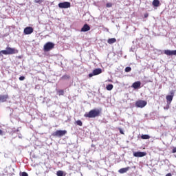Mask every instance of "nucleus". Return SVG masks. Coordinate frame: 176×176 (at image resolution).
<instances>
[{"instance_id":"0eeeda50","label":"nucleus","mask_w":176,"mask_h":176,"mask_svg":"<svg viewBox=\"0 0 176 176\" xmlns=\"http://www.w3.org/2000/svg\"><path fill=\"white\" fill-rule=\"evenodd\" d=\"M146 101L145 100H138L135 102V107H137V108H144V107H146Z\"/></svg>"},{"instance_id":"4468645a","label":"nucleus","mask_w":176,"mask_h":176,"mask_svg":"<svg viewBox=\"0 0 176 176\" xmlns=\"http://www.w3.org/2000/svg\"><path fill=\"white\" fill-rule=\"evenodd\" d=\"M129 170H130V166L126 168H122L118 170V173H120V174H124V173H127Z\"/></svg>"},{"instance_id":"393cba45","label":"nucleus","mask_w":176,"mask_h":176,"mask_svg":"<svg viewBox=\"0 0 176 176\" xmlns=\"http://www.w3.org/2000/svg\"><path fill=\"white\" fill-rule=\"evenodd\" d=\"M131 71V67H126L125 68V72H130Z\"/></svg>"},{"instance_id":"1a4fd4ad","label":"nucleus","mask_w":176,"mask_h":176,"mask_svg":"<svg viewBox=\"0 0 176 176\" xmlns=\"http://www.w3.org/2000/svg\"><path fill=\"white\" fill-rule=\"evenodd\" d=\"M174 90H172L170 91V95L166 96V101L168 104H170L171 101H173V98H174V94H175Z\"/></svg>"},{"instance_id":"6ab92c4d","label":"nucleus","mask_w":176,"mask_h":176,"mask_svg":"<svg viewBox=\"0 0 176 176\" xmlns=\"http://www.w3.org/2000/svg\"><path fill=\"white\" fill-rule=\"evenodd\" d=\"M141 138L142 140H149V138H151V136H149V135H142Z\"/></svg>"},{"instance_id":"7c9ffc66","label":"nucleus","mask_w":176,"mask_h":176,"mask_svg":"<svg viewBox=\"0 0 176 176\" xmlns=\"http://www.w3.org/2000/svg\"><path fill=\"white\" fill-rule=\"evenodd\" d=\"M119 131L120 134H124V132H123V130L121 128H119Z\"/></svg>"},{"instance_id":"ddd939ff","label":"nucleus","mask_w":176,"mask_h":176,"mask_svg":"<svg viewBox=\"0 0 176 176\" xmlns=\"http://www.w3.org/2000/svg\"><path fill=\"white\" fill-rule=\"evenodd\" d=\"M131 87H133L135 89H140V87H141V82L136 81V82H133Z\"/></svg>"},{"instance_id":"cd10ccee","label":"nucleus","mask_w":176,"mask_h":176,"mask_svg":"<svg viewBox=\"0 0 176 176\" xmlns=\"http://www.w3.org/2000/svg\"><path fill=\"white\" fill-rule=\"evenodd\" d=\"M0 135H5V132L2 129H0Z\"/></svg>"},{"instance_id":"2eb2a0df","label":"nucleus","mask_w":176,"mask_h":176,"mask_svg":"<svg viewBox=\"0 0 176 176\" xmlns=\"http://www.w3.org/2000/svg\"><path fill=\"white\" fill-rule=\"evenodd\" d=\"M8 95H0V102H5L8 100Z\"/></svg>"},{"instance_id":"c9c22d12","label":"nucleus","mask_w":176,"mask_h":176,"mask_svg":"<svg viewBox=\"0 0 176 176\" xmlns=\"http://www.w3.org/2000/svg\"><path fill=\"white\" fill-rule=\"evenodd\" d=\"M165 162H168V160H165Z\"/></svg>"},{"instance_id":"473e14b6","label":"nucleus","mask_w":176,"mask_h":176,"mask_svg":"<svg viewBox=\"0 0 176 176\" xmlns=\"http://www.w3.org/2000/svg\"><path fill=\"white\" fill-rule=\"evenodd\" d=\"M170 108V105L167 104L166 107H164V109H168Z\"/></svg>"},{"instance_id":"b1692460","label":"nucleus","mask_w":176,"mask_h":176,"mask_svg":"<svg viewBox=\"0 0 176 176\" xmlns=\"http://www.w3.org/2000/svg\"><path fill=\"white\" fill-rule=\"evenodd\" d=\"M59 96H64V90L60 89L58 91Z\"/></svg>"},{"instance_id":"39448f33","label":"nucleus","mask_w":176,"mask_h":176,"mask_svg":"<svg viewBox=\"0 0 176 176\" xmlns=\"http://www.w3.org/2000/svg\"><path fill=\"white\" fill-rule=\"evenodd\" d=\"M58 6L60 9H68V8H71V3L68 1L59 3Z\"/></svg>"},{"instance_id":"dca6fc26","label":"nucleus","mask_w":176,"mask_h":176,"mask_svg":"<svg viewBox=\"0 0 176 176\" xmlns=\"http://www.w3.org/2000/svg\"><path fill=\"white\" fill-rule=\"evenodd\" d=\"M115 42H116V38H109L107 41V43H109V45H112L115 43Z\"/></svg>"},{"instance_id":"a211bd4d","label":"nucleus","mask_w":176,"mask_h":176,"mask_svg":"<svg viewBox=\"0 0 176 176\" xmlns=\"http://www.w3.org/2000/svg\"><path fill=\"white\" fill-rule=\"evenodd\" d=\"M106 89H107V90H108L109 91H111V90H112V89H113V85H112V84H109L108 85H107Z\"/></svg>"},{"instance_id":"f257e3e1","label":"nucleus","mask_w":176,"mask_h":176,"mask_svg":"<svg viewBox=\"0 0 176 176\" xmlns=\"http://www.w3.org/2000/svg\"><path fill=\"white\" fill-rule=\"evenodd\" d=\"M19 53V50L16 48H12L10 47H7L5 50L0 51V56H8L10 54H17Z\"/></svg>"},{"instance_id":"aec40b11","label":"nucleus","mask_w":176,"mask_h":176,"mask_svg":"<svg viewBox=\"0 0 176 176\" xmlns=\"http://www.w3.org/2000/svg\"><path fill=\"white\" fill-rule=\"evenodd\" d=\"M57 176H64V172L63 170H58L56 173Z\"/></svg>"},{"instance_id":"f3484780","label":"nucleus","mask_w":176,"mask_h":176,"mask_svg":"<svg viewBox=\"0 0 176 176\" xmlns=\"http://www.w3.org/2000/svg\"><path fill=\"white\" fill-rule=\"evenodd\" d=\"M160 5V1L159 0H153V6L157 8Z\"/></svg>"},{"instance_id":"4be33fe9","label":"nucleus","mask_w":176,"mask_h":176,"mask_svg":"<svg viewBox=\"0 0 176 176\" xmlns=\"http://www.w3.org/2000/svg\"><path fill=\"white\" fill-rule=\"evenodd\" d=\"M76 124H77L78 126H83V123H82V121L80 120H78L76 121Z\"/></svg>"},{"instance_id":"20e7f679","label":"nucleus","mask_w":176,"mask_h":176,"mask_svg":"<svg viewBox=\"0 0 176 176\" xmlns=\"http://www.w3.org/2000/svg\"><path fill=\"white\" fill-rule=\"evenodd\" d=\"M65 134H67V131L66 130H58L55 132H54L52 135H53V137H64V135H65Z\"/></svg>"},{"instance_id":"f8f14e48","label":"nucleus","mask_w":176,"mask_h":176,"mask_svg":"<svg viewBox=\"0 0 176 176\" xmlns=\"http://www.w3.org/2000/svg\"><path fill=\"white\" fill-rule=\"evenodd\" d=\"M87 31H90V26L87 23H85L81 28V32H87Z\"/></svg>"},{"instance_id":"bb28decb","label":"nucleus","mask_w":176,"mask_h":176,"mask_svg":"<svg viewBox=\"0 0 176 176\" xmlns=\"http://www.w3.org/2000/svg\"><path fill=\"white\" fill-rule=\"evenodd\" d=\"M35 3H42V0H34Z\"/></svg>"},{"instance_id":"c85d7f7f","label":"nucleus","mask_w":176,"mask_h":176,"mask_svg":"<svg viewBox=\"0 0 176 176\" xmlns=\"http://www.w3.org/2000/svg\"><path fill=\"white\" fill-rule=\"evenodd\" d=\"M148 16H149V14H148V13H145V14H144V19H146V18H148Z\"/></svg>"},{"instance_id":"412c9836","label":"nucleus","mask_w":176,"mask_h":176,"mask_svg":"<svg viewBox=\"0 0 176 176\" xmlns=\"http://www.w3.org/2000/svg\"><path fill=\"white\" fill-rule=\"evenodd\" d=\"M70 76L69 75H64L62 76L61 79H63L64 80H65L66 79H69Z\"/></svg>"},{"instance_id":"f704fd0d","label":"nucleus","mask_w":176,"mask_h":176,"mask_svg":"<svg viewBox=\"0 0 176 176\" xmlns=\"http://www.w3.org/2000/svg\"><path fill=\"white\" fill-rule=\"evenodd\" d=\"M91 148H96V145L91 144Z\"/></svg>"},{"instance_id":"2f4dec72","label":"nucleus","mask_w":176,"mask_h":176,"mask_svg":"<svg viewBox=\"0 0 176 176\" xmlns=\"http://www.w3.org/2000/svg\"><path fill=\"white\" fill-rule=\"evenodd\" d=\"M176 153V147L173 148L172 150V153Z\"/></svg>"},{"instance_id":"423d86ee","label":"nucleus","mask_w":176,"mask_h":176,"mask_svg":"<svg viewBox=\"0 0 176 176\" xmlns=\"http://www.w3.org/2000/svg\"><path fill=\"white\" fill-rule=\"evenodd\" d=\"M102 73V69L100 68L95 69L92 73H90L89 74V78H93V76H95L96 75H100V74Z\"/></svg>"},{"instance_id":"a878e982","label":"nucleus","mask_w":176,"mask_h":176,"mask_svg":"<svg viewBox=\"0 0 176 176\" xmlns=\"http://www.w3.org/2000/svg\"><path fill=\"white\" fill-rule=\"evenodd\" d=\"M106 6H107V8H112V3H107L106 4Z\"/></svg>"},{"instance_id":"7ed1b4c3","label":"nucleus","mask_w":176,"mask_h":176,"mask_svg":"<svg viewBox=\"0 0 176 176\" xmlns=\"http://www.w3.org/2000/svg\"><path fill=\"white\" fill-rule=\"evenodd\" d=\"M52 49H54V43L52 42H47L43 47L44 52H50Z\"/></svg>"},{"instance_id":"e433bc0d","label":"nucleus","mask_w":176,"mask_h":176,"mask_svg":"<svg viewBox=\"0 0 176 176\" xmlns=\"http://www.w3.org/2000/svg\"><path fill=\"white\" fill-rule=\"evenodd\" d=\"M17 131H19V129H17Z\"/></svg>"},{"instance_id":"9d476101","label":"nucleus","mask_w":176,"mask_h":176,"mask_svg":"<svg viewBox=\"0 0 176 176\" xmlns=\"http://www.w3.org/2000/svg\"><path fill=\"white\" fill-rule=\"evenodd\" d=\"M133 156L135 157H144V156H146V152H142V151L134 152Z\"/></svg>"},{"instance_id":"9b49d317","label":"nucleus","mask_w":176,"mask_h":176,"mask_svg":"<svg viewBox=\"0 0 176 176\" xmlns=\"http://www.w3.org/2000/svg\"><path fill=\"white\" fill-rule=\"evenodd\" d=\"M164 53L166 56H176V50H164Z\"/></svg>"},{"instance_id":"f03ea898","label":"nucleus","mask_w":176,"mask_h":176,"mask_svg":"<svg viewBox=\"0 0 176 176\" xmlns=\"http://www.w3.org/2000/svg\"><path fill=\"white\" fill-rule=\"evenodd\" d=\"M101 113V110L96 109H92L89 113L85 114V118H97Z\"/></svg>"},{"instance_id":"5701e85b","label":"nucleus","mask_w":176,"mask_h":176,"mask_svg":"<svg viewBox=\"0 0 176 176\" xmlns=\"http://www.w3.org/2000/svg\"><path fill=\"white\" fill-rule=\"evenodd\" d=\"M20 176H28V173H27L26 172H21L19 173Z\"/></svg>"},{"instance_id":"72a5a7b5","label":"nucleus","mask_w":176,"mask_h":176,"mask_svg":"<svg viewBox=\"0 0 176 176\" xmlns=\"http://www.w3.org/2000/svg\"><path fill=\"white\" fill-rule=\"evenodd\" d=\"M166 176H172V175H171V173H168V174H166Z\"/></svg>"},{"instance_id":"6e6552de","label":"nucleus","mask_w":176,"mask_h":176,"mask_svg":"<svg viewBox=\"0 0 176 176\" xmlns=\"http://www.w3.org/2000/svg\"><path fill=\"white\" fill-rule=\"evenodd\" d=\"M32 32H34V28L30 26L25 28L23 30V34L25 35H31Z\"/></svg>"},{"instance_id":"c756f323","label":"nucleus","mask_w":176,"mask_h":176,"mask_svg":"<svg viewBox=\"0 0 176 176\" xmlns=\"http://www.w3.org/2000/svg\"><path fill=\"white\" fill-rule=\"evenodd\" d=\"M24 79H25V76H20L19 77V80H24Z\"/></svg>"}]
</instances>
